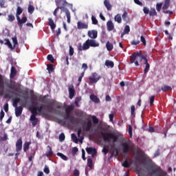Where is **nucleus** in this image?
I'll return each instance as SVG.
<instances>
[{"mask_svg": "<svg viewBox=\"0 0 176 176\" xmlns=\"http://www.w3.org/2000/svg\"><path fill=\"white\" fill-rule=\"evenodd\" d=\"M87 166L89 168H93V160H91V158L87 159Z\"/></svg>", "mask_w": 176, "mask_h": 176, "instance_id": "nucleus-43", "label": "nucleus"}, {"mask_svg": "<svg viewBox=\"0 0 176 176\" xmlns=\"http://www.w3.org/2000/svg\"><path fill=\"white\" fill-rule=\"evenodd\" d=\"M30 111L32 113L30 118H35L36 116H38V111L35 107H30Z\"/></svg>", "mask_w": 176, "mask_h": 176, "instance_id": "nucleus-17", "label": "nucleus"}, {"mask_svg": "<svg viewBox=\"0 0 176 176\" xmlns=\"http://www.w3.org/2000/svg\"><path fill=\"white\" fill-rule=\"evenodd\" d=\"M75 87H74V85H70L69 87V98L70 100H72L74 97L75 96Z\"/></svg>", "mask_w": 176, "mask_h": 176, "instance_id": "nucleus-16", "label": "nucleus"}, {"mask_svg": "<svg viewBox=\"0 0 176 176\" xmlns=\"http://www.w3.org/2000/svg\"><path fill=\"white\" fill-rule=\"evenodd\" d=\"M78 30H87L89 28V25L81 21L77 23Z\"/></svg>", "mask_w": 176, "mask_h": 176, "instance_id": "nucleus-13", "label": "nucleus"}, {"mask_svg": "<svg viewBox=\"0 0 176 176\" xmlns=\"http://www.w3.org/2000/svg\"><path fill=\"white\" fill-rule=\"evenodd\" d=\"M91 119H92L93 123H94L95 124H98L99 120L96 116H93L91 117Z\"/></svg>", "mask_w": 176, "mask_h": 176, "instance_id": "nucleus-50", "label": "nucleus"}, {"mask_svg": "<svg viewBox=\"0 0 176 176\" xmlns=\"http://www.w3.org/2000/svg\"><path fill=\"white\" fill-rule=\"evenodd\" d=\"M37 112H38L39 113H41V115H45V113L43 112V106H38V107H35Z\"/></svg>", "mask_w": 176, "mask_h": 176, "instance_id": "nucleus-34", "label": "nucleus"}, {"mask_svg": "<svg viewBox=\"0 0 176 176\" xmlns=\"http://www.w3.org/2000/svg\"><path fill=\"white\" fill-rule=\"evenodd\" d=\"M30 122H32V127H35V126H36V124H38V122H39V120L36 117H34V118L30 117Z\"/></svg>", "mask_w": 176, "mask_h": 176, "instance_id": "nucleus-25", "label": "nucleus"}, {"mask_svg": "<svg viewBox=\"0 0 176 176\" xmlns=\"http://www.w3.org/2000/svg\"><path fill=\"white\" fill-rule=\"evenodd\" d=\"M0 89H3V78L0 74Z\"/></svg>", "mask_w": 176, "mask_h": 176, "instance_id": "nucleus-54", "label": "nucleus"}, {"mask_svg": "<svg viewBox=\"0 0 176 176\" xmlns=\"http://www.w3.org/2000/svg\"><path fill=\"white\" fill-rule=\"evenodd\" d=\"M144 60L145 64V68L144 69V74H148L149 69L151 68V65L148 63V58H146V56H144L142 54L140 53H133L130 56V63L129 64H135V67H138L140 63L139 61H142Z\"/></svg>", "mask_w": 176, "mask_h": 176, "instance_id": "nucleus-1", "label": "nucleus"}, {"mask_svg": "<svg viewBox=\"0 0 176 176\" xmlns=\"http://www.w3.org/2000/svg\"><path fill=\"white\" fill-rule=\"evenodd\" d=\"M90 83H97L99 79H101V76H98V74L94 73L92 76L89 78Z\"/></svg>", "mask_w": 176, "mask_h": 176, "instance_id": "nucleus-10", "label": "nucleus"}, {"mask_svg": "<svg viewBox=\"0 0 176 176\" xmlns=\"http://www.w3.org/2000/svg\"><path fill=\"white\" fill-rule=\"evenodd\" d=\"M44 173L45 174H50V170L49 169V167L45 166V168H44Z\"/></svg>", "mask_w": 176, "mask_h": 176, "instance_id": "nucleus-64", "label": "nucleus"}, {"mask_svg": "<svg viewBox=\"0 0 176 176\" xmlns=\"http://www.w3.org/2000/svg\"><path fill=\"white\" fill-rule=\"evenodd\" d=\"M48 148L50 150L45 153V156H47V157H52V156H53V150H52L50 146H48Z\"/></svg>", "mask_w": 176, "mask_h": 176, "instance_id": "nucleus-29", "label": "nucleus"}, {"mask_svg": "<svg viewBox=\"0 0 176 176\" xmlns=\"http://www.w3.org/2000/svg\"><path fill=\"white\" fill-rule=\"evenodd\" d=\"M86 151L88 155H91L92 157H94V156H97V150H96V148H94L93 147H87L86 148Z\"/></svg>", "mask_w": 176, "mask_h": 176, "instance_id": "nucleus-12", "label": "nucleus"}, {"mask_svg": "<svg viewBox=\"0 0 176 176\" xmlns=\"http://www.w3.org/2000/svg\"><path fill=\"white\" fill-rule=\"evenodd\" d=\"M91 21H92V24H94V25H97V24H98V21L97 20V19L92 15L91 16Z\"/></svg>", "mask_w": 176, "mask_h": 176, "instance_id": "nucleus-46", "label": "nucleus"}, {"mask_svg": "<svg viewBox=\"0 0 176 176\" xmlns=\"http://www.w3.org/2000/svg\"><path fill=\"white\" fill-rule=\"evenodd\" d=\"M162 6H163V4H162V3H157L156 5V9L158 12H160V10H162Z\"/></svg>", "mask_w": 176, "mask_h": 176, "instance_id": "nucleus-57", "label": "nucleus"}, {"mask_svg": "<svg viewBox=\"0 0 176 176\" xmlns=\"http://www.w3.org/2000/svg\"><path fill=\"white\" fill-rule=\"evenodd\" d=\"M16 20L18 21V24L19 25H21V27H23V24H25V23H27V16H23L22 17V19H20V16H18V18H16Z\"/></svg>", "mask_w": 176, "mask_h": 176, "instance_id": "nucleus-18", "label": "nucleus"}, {"mask_svg": "<svg viewBox=\"0 0 176 176\" xmlns=\"http://www.w3.org/2000/svg\"><path fill=\"white\" fill-rule=\"evenodd\" d=\"M57 156H59V157L62 158L63 160H65L67 162L68 160V157H67L65 155L61 153H56Z\"/></svg>", "mask_w": 176, "mask_h": 176, "instance_id": "nucleus-37", "label": "nucleus"}, {"mask_svg": "<svg viewBox=\"0 0 176 176\" xmlns=\"http://www.w3.org/2000/svg\"><path fill=\"white\" fill-rule=\"evenodd\" d=\"M153 102H155V96H152L150 98V105H151V107H153Z\"/></svg>", "mask_w": 176, "mask_h": 176, "instance_id": "nucleus-59", "label": "nucleus"}, {"mask_svg": "<svg viewBox=\"0 0 176 176\" xmlns=\"http://www.w3.org/2000/svg\"><path fill=\"white\" fill-rule=\"evenodd\" d=\"M21 13H23V8H21L20 6H18L16 8V17H20V14H21Z\"/></svg>", "mask_w": 176, "mask_h": 176, "instance_id": "nucleus-32", "label": "nucleus"}, {"mask_svg": "<svg viewBox=\"0 0 176 176\" xmlns=\"http://www.w3.org/2000/svg\"><path fill=\"white\" fill-rule=\"evenodd\" d=\"M131 113L132 116H134V115H135V107L134 105H132L131 107Z\"/></svg>", "mask_w": 176, "mask_h": 176, "instance_id": "nucleus-51", "label": "nucleus"}, {"mask_svg": "<svg viewBox=\"0 0 176 176\" xmlns=\"http://www.w3.org/2000/svg\"><path fill=\"white\" fill-rule=\"evenodd\" d=\"M107 31H113V30H115V25H113L112 21H108L107 22Z\"/></svg>", "mask_w": 176, "mask_h": 176, "instance_id": "nucleus-19", "label": "nucleus"}, {"mask_svg": "<svg viewBox=\"0 0 176 176\" xmlns=\"http://www.w3.org/2000/svg\"><path fill=\"white\" fill-rule=\"evenodd\" d=\"M121 145L123 153H129V151H130V144H129V142H124Z\"/></svg>", "mask_w": 176, "mask_h": 176, "instance_id": "nucleus-11", "label": "nucleus"}, {"mask_svg": "<svg viewBox=\"0 0 176 176\" xmlns=\"http://www.w3.org/2000/svg\"><path fill=\"white\" fill-rule=\"evenodd\" d=\"M130 32V26L126 25L124 30V34H129Z\"/></svg>", "mask_w": 176, "mask_h": 176, "instance_id": "nucleus-56", "label": "nucleus"}, {"mask_svg": "<svg viewBox=\"0 0 176 176\" xmlns=\"http://www.w3.org/2000/svg\"><path fill=\"white\" fill-rule=\"evenodd\" d=\"M74 109H75V105H68L65 109V116H64V118L67 120H69L70 123H73L74 124H78V123H80V119L71 116V113L72 112V111H74Z\"/></svg>", "mask_w": 176, "mask_h": 176, "instance_id": "nucleus-3", "label": "nucleus"}, {"mask_svg": "<svg viewBox=\"0 0 176 176\" xmlns=\"http://www.w3.org/2000/svg\"><path fill=\"white\" fill-rule=\"evenodd\" d=\"M17 74V70H16V67L14 66H12L11 67V71H10V79H13L14 76Z\"/></svg>", "mask_w": 176, "mask_h": 176, "instance_id": "nucleus-23", "label": "nucleus"}, {"mask_svg": "<svg viewBox=\"0 0 176 176\" xmlns=\"http://www.w3.org/2000/svg\"><path fill=\"white\" fill-rule=\"evenodd\" d=\"M82 69H83V72H84V74H85V73L86 72V69H87V68H88L87 64L83 63V64L82 65Z\"/></svg>", "mask_w": 176, "mask_h": 176, "instance_id": "nucleus-61", "label": "nucleus"}, {"mask_svg": "<svg viewBox=\"0 0 176 176\" xmlns=\"http://www.w3.org/2000/svg\"><path fill=\"white\" fill-rule=\"evenodd\" d=\"M85 43L88 50L90 49V47H98V46H100V44L96 43V40H94L93 38L87 39Z\"/></svg>", "mask_w": 176, "mask_h": 176, "instance_id": "nucleus-8", "label": "nucleus"}, {"mask_svg": "<svg viewBox=\"0 0 176 176\" xmlns=\"http://www.w3.org/2000/svg\"><path fill=\"white\" fill-rule=\"evenodd\" d=\"M150 16H157V13L156 12V10L155 8H152L149 12Z\"/></svg>", "mask_w": 176, "mask_h": 176, "instance_id": "nucleus-47", "label": "nucleus"}, {"mask_svg": "<svg viewBox=\"0 0 176 176\" xmlns=\"http://www.w3.org/2000/svg\"><path fill=\"white\" fill-rule=\"evenodd\" d=\"M161 90L162 91H168L170 90H173V88H171L170 86L164 85L163 87H162Z\"/></svg>", "mask_w": 176, "mask_h": 176, "instance_id": "nucleus-38", "label": "nucleus"}, {"mask_svg": "<svg viewBox=\"0 0 176 176\" xmlns=\"http://www.w3.org/2000/svg\"><path fill=\"white\" fill-rule=\"evenodd\" d=\"M8 21H10V23H12V21H14L15 20L14 15H13L12 14H8Z\"/></svg>", "mask_w": 176, "mask_h": 176, "instance_id": "nucleus-42", "label": "nucleus"}, {"mask_svg": "<svg viewBox=\"0 0 176 176\" xmlns=\"http://www.w3.org/2000/svg\"><path fill=\"white\" fill-rule=\"evenodd\" d=\"M35 11V7L32 5H29L28 8V12L30 13V14H32Z\"/></svg>", "mask_w": 176, "mask_h": 176, "instance_id": "nucleus-33", "label": "nucleus"}, {"mask_svg": "<svg viewBox=\"0 0 176 176\" xmlns=\"http://www.w3.org/2000/svg\"><path fill=\"white\" fill-rule=\"evenodd\" d=\"M3 118H5V112H3V110H1L0 112V122L3 120Z\"/></svg>", "mask_w": 176, "mask_h": 176, "instance_id": "nucleus-55", "label": "nucleus"}, {"mask_svg": "<svg viewBox=\"0 0 176 176\" xmlns=\"http://www.w3.org/2000/svg\"><path fill=\"white\" fill-rule=\"evenodd\" d=\"M21 113H23V107L19 106L18 107H15V116L16 118H19V116H21Z\"/></svg>", "mask_w": 176, "mask_h": 176, "instance_id": "nucleus-20", "label": "nucleus"}, {"mask_svg": "<svg viewBox=\"0 0 176 176\" xmlns=\"http://www.w3.org/2000/svg\"><path fill=\"white\" fill-rule=\"evenodd\" d=\"M93 127V122L91 120H89L86 123L85 131H90Z\"/></svg>", "mask_w": 176, "mask_h": 176, "instance_id": "nucleus-21", "label": "nucleus"}, {"mask_svg": "<svg viewBox=\"0 0 176 176\" xmlns=\"http://www.w3.org/2000/svg\"><path fill=\"white\" fill-rule=\"evenodd\" d=\"M23 149V140L20 138L16 143V151L20 152Z\"/></svg>", "mask_w": 176, "mask_h": 176, "instance_id": "nucleus-14", "label": "nucleus"}, {"mask_svg": "<svg viewBox=\"0 0 176 176\" xmlns=\"http://www.w3.org/2000/svg\"><path fill=\"white\" fill-rule=\"evenodd\" d=\"M60 3H62V6H58L54 11V16H55V17L57 16V10H58V9H60V10H63V12H65V14H66V17L67 19V23L69 24V23H71V12H69V10L67 8H65L66 5H68V3L67 2L66 0H60Z\"/></svg>", "mask_w": 176, "mask_h": 176, "instance_id": "nucleus-4", "label": "nucleus"}, {"mask_svg": "<svg viewBox=\"0 0 176 176\" xmlns=\"http://www.w3.org/2000/svg\"><path fill=\"white\" fill-rule=\"evenodd\" d=\"M7 140H8V134L4 133L3 137L0 138V142H2V141H6Z\"/></svg>", "mask_w": 176, "mask_h": 176, "instance_id": "nucleus-52", "label": "nucleus"}, {"mask_svg": "<svg viewBox=\"0 0 176 176\" xmlns=\"http://www.w3.org/2000/svg\"><path fill=\"white\" fill-rule=\"evenodd\" d=\"M9 87L11 89V90H18L19 89L17 83L14 81H11V84L10 85Z\"/></svg>", "mask_w": 176, "mask_h": 176, "instance_id": "nucleus-26", "label": "nucleus"}, {"mask_svg": "<svg viewBox=\"0 0 176 176\" xmlns=\"http://www.w3.org/2000/svg\"><path fill=\"white\" fill-rule=\"evenodd\" d=\"M114 21L118 23V24L122 23V16H120V14H118L116 16H115Z\"/></svg>", "mask_w": 176, "mask_h": 176, "instance_id": "nucleus-31", "label": "nucleus"}, {"mask_svg": "<svg viewBox=\"0 0 176 176\" xmlns=\"http://www.w3.org/2000/svg\"><path fill=\"white\" fill-rule=\"evenodd\" d=\"M48 24L52 30V31H54L56 29V23H54V21L52 19V18L48 19Z\"/></svg>", "mask_w": 176, "mask_h": 176, "instance_id": "nucleus-22", "label": "nucleus"}, {"mask_svg": "<svg viewBox=\"0 0 176 176\" xmlns=\"http://www.w3.org/2000/svg\"><path fill=\"white\" fill-rule=\"evenodd\" d=\"M65 140V134L64 133H62L59 135V141L60 142H63Z\"/></svg>", "mask_w": 176, "mask_h": 176, "instance_id": "nucleus-48", "label": "nucleus"}, {"mask_svg": "<svg viewBox=\"0 0 176 176\" xmlns=\"http://www.w3.org/2000/svg\"><path fill=\"white\" fill-rule=\"evenodd\" d=\"M132 150L134 151V152H137V155L135 157V160H138V162H140V158L142 155H144V151L138 147V146H135V144H133L132 146Z\"/></svg>", "mask_w": 176, "mask_h": 176, "instance_id": "nucleus-7", "label": "nucleus"}, {"mask_svg": "<svg viewBox=\"0 0 176 176\" xmlns=\"http://www.w3.org/2000/svg\"><path fill=\"white\" fill-rule=\"evenodd\" d=\"M45 104H49L51 106L47 105V111L50 113H56V115H61V111L60 110L57 109H61L63 108V106L58 103H57L54 100L52 99H46L45 101L44 102ZM55 107L57 108V109H54Z\"/></svg>", "mask_w": 176, "mask_h": 176, "instance_id": "nucleus-2", "label": "nucleus"}, {"mask_svg": "<svg viewBox=\"0 0 176 176\" xmlns=\"http://www.w3.org/2000/svg\"><path fill=\"white\" fill-rule=\"evenodd\" d=\"M12 43L14 45V46L12 45V43H10V41L9 40V38H6L4 41L6 43H4V45H6V46H8L9 47V49H10L11 50H14V47H16V45H19V42L17 41V37H12Z\"/></svg>", "mask_w": 176, "mask_h": 176, "instance_id": "nucleus-6", "label": "nucleus"}, {"mask_svg": "<svg viewBox=\"0 0 176 176\" xmlns=\"http://www.w3.org/2000/svg\"><path fill=\"white\" fill-rule=\"evenodd\" d=\"M90 99L91 100V101H94V102H100V99L98 98L97 96L94 94H91L90 96Z\"/></svg>", "mask_w": 176, "mask_h": 176, "instance_id": "nucleus-30", "label": "nucleus"}, {"mask_svg": "<svg viewBox=\"0 0 176 176\" xmlns=\"http://www.w3.org/2000/svg\"><path fill=\"white\" fill-rule=\"evenodd\" d=\"M170 2H171L170 0H164V3L162 7V9H163L164 13H165V14H173V11L167 10V9H168V8H170Z\"/></svg>", "mask_w": 176, "mask_h": 176, "instance_id": "nucleus-9", "label": "nucleus"}, {"mask_svg": "<svg viewBox=\"0 0 176 176\" xmlns=\"http://www.w3.org/2000/svg\"><path fill=\"white\" fill-rule=\"evenodd\" d=\"M77 134H78V138H80L79 142L82 143L83 142V140L85 138H83V136L80 137V134H82V129H79L77 131Z\"/></svg>", "mask_w": 176, "mask_h": 176, "instance_id": "nucleus-35", "label": "nucleus"}, {"mask_svg": "<svg viewBox=\"0 0 176 176\" xmlns=\"http://www.w3.org/2000/svg\"><path fill=\"white\" fill-rule=\"evenodd\" d=\"M30 145H31V142H26L23 144V151L27 152L30 149Z\"/></svg>", "mask_w": 176, "mask_h": 176, "instance_id": "nucleus-36", "label": "nucleus"}, {"mask_svg": "<svg viewBox=\"0 0 176 176\" xmlns=\"http://www.w3.org/2000/svg\"><path fill=\"white\" fill-rule=\"evenodd\" d=\"M78 49L80 52H82L83 50H89L85 43H83L82 46V45H80Z\"/></svg>", "mask_w": 176, "mask_h": 176, "instance_id": "nucleus-39", "label": "nucleus"}, {"mask_svg": "<svg viewBox=\"0 0 176 176\" xmlns=\"http://www.w3.org/2000/svg\"><path fill=\"white\" fill-rule=\"evenodd\" d=\"M74 47H72V46H69V56H74Z\"/></svg>", "mask_w": 176, "mask_h": 176, "instance_id": "nucleus-58", "label": "nucleus"}, {"mask_svg": "<svg viewBox=\"0 0 176 176\" xmlns=\"http://www.w3.org/2000/svg\"><path fill=\"white\" fill-rule=\"evenodd\" d=\"M20 101H21V100H20L19 98H15V99L14 100V101H13V107H14V108H17V107H18L17 105H18L19 102H20Z\"/></svg>", "mask_w": 176, "mask_h": 176, "instance_id": "nucleus-40", "label": "nucleus"}, {"mask_svg": "<svg viewBox=\"0 0 176 176\" xmlns=\"http://www.w3.org/2000/svg\"><path fill=\"white\" fill-rule=\"evenodd\" d=\"M98 35L97 30H89L88 31V36L91 39H96Z\"/></svg>", "mask_w": 176, "mask_h": 176, "instance_id": "nucleus-15", "label": "nucleus"}, {"mask_svg": "<svg viewBox=\"0 0 176 176\" xmlns=\"http://www.w3.org/2000/svg\"><path fill=\"white\" fill-rule=\"evenodd\" d=\"M106 47L108 52H112L113 50V44L111 43L109 41H107L106 43Z\"/></svg>", "mask_w": 176, "mask_h": 176, "instance_id": "nucleus-27", "label": "nucleus"}, {"mask_svg": "<svg viewBox=\"0 0 176 176\" xmlns=\"http://www.w3.org/2000/svg\"><path fill=\"white\" fill-rule=\"evenodd\" d=\"M73 174L74 176H79L80 175V173L79 172V170L78 169H74L73 171Z\"/></svg>", "mask_w": 176, "mask_h": 176, "instance_id": "nucleus-60", "label": "nucleus"}, {"mask_svg": "<svg viewBox=\"0 0 176 176\" xmlns=\"http://www.w3.org/2000/svg\"><path fill=\"white\" fill-rule=\"evenodd\" d=\"M104 5L107 10H112V5H111L109 0H104Z\"/></svg>", "mask_w": 176, "mask_h": 176, "instance_id": "nucleus-24", "label": "nucleus"}, {"mask_svg": "<svg viewBox=\"0 0 176 176\" xmlns=\"http://www.w3.org/2000/svg\"><path fill=\"white\" fill-rule=\"evenodd\" d=\"M47 58L48 61H50L51 63H54V57H53V55L52 54L47 55Z\"/></svg>", "mask_w": 176, "mask_h": 176, "instance_id": "nucleus-49", "label": "nucleus"}, {"mask_svg": "<svg viewBox=\"0 0 176 176\" xmlns=\"http://www.w3.org/2000/svg\"><path fill=\"white\" fill-rule=\"evenodd\" d=\"M140 41L144 46H146V40H145V37H144V36H141Z\"/></svg>", "mask_w": 176, "mask_h": 176, "instance_id": "nucleus-53", "label": "nucleus"}, {"mask_svg": "<svg viewBox=\"0 0 176 176\" xmlns=\"http://www.w3.org/2000/svg\"><path fill=\"white\" fill-rule=\"evenodd\" d=\"M131 45H140V41L133 40L131 42Z\"/></svg>", "mask_w": 176, "mask_h": 176, "instance_id": "nucleus-62", "label": "nucleus"}, {"mask_svg": "<svg viewBox=\"0 0 176 176\" xmlns=\"http://www.w3.org/2000/svg\"><path fill=\"white\" fill-rule=\"evenodd\" d=\"M122 166L125 168H129V167H130V163H129V160H125L124 163L122 164Z\"/></svg>", "mask_w": 176, "mask_h": 176, "instance_id": "nucleus-41", "label": "nucleus"}, {"mask_svg": "<svg viewBox=\"0 0 176 176\" xmlns=\"http://www.w3.org/2000/svg\"><path fill=\"white\" fill-rule=\"evenodd\" d=\"M105 65H106V67H110V68H113L115 64L113 63V61L107 60L105 61Z\"/></svg>", "mask_w": 176, "mask_h": 176, "instance_id": "nucleus-28", "label": "nucleus"}, {"mask_svg": "<svg viewBox=\"0 0 176 176\" xmlns=\"http://www.w3.org/2000/svg\"><path fill=\"white\" fill-rule=\"evenodd\" d=\"M72 140L75 142V144H78L79 140H78V137L74 133L72 134Z\"/></svg>", "mask_w": 176, "mask_h": 176, "instance_id": "nucleus-44", "label": "nucleus"}, {"mask_svg": "<svg viewBox=\"0 0 176 176\" xmlns=\"http://www.w3.org/2000/svg\"><path fill=\"white\" fill-rule=\"evenodd\" d=\"M47 69L49 71V72H53L54 71V67H53V65L52 64H48L47 65Z\"/></svg>", "mask_w": 176, "mask_h": 176, "instance_id": "nucleus-45", "label": "nucleus"}, {"mask_svg": "<svg viewBox=\"0 0 176 176\" xmlns=\"http://www.w3.org/2000/svg\"><path fill=\"white\" fill-rule=\"evenodd\" d=\"M100 134L104 142H110L111 140H113V142H117L119 138L116 135L109 132H101Z\"/></svg>", "mask_w": 176, "mask_h": 176, "instance_id": "nucleus-5", "label": "nucleus"}, {"mask_svg": "<svg viewBox=\"0 0 176 176\" xmlns=\"http://www.w3.org/2000/svg\"><path fill=\"white\" fill-rule=\"evenodd\" d=\"M143 12L145 14H149V8L144 7L143 8Z\"/></svg>", "mask_w": 176, "mask_h": 176, "instance_id": "nucleus-63", "label": "nucleus"}]
</instances>
